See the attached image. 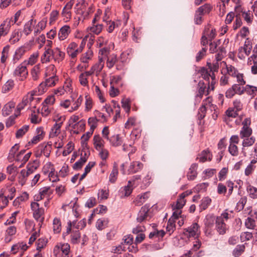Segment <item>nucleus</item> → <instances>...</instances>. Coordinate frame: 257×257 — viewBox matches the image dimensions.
I'll list each match as a JSON object with an SVG mask.
<instances>
[{
  "label": "nucleus",
  "instance_id": "1",
  "mask_svg": "<svg viewBox=\"0 0 257 257\" xmlns=\"http://www.w3.org/2000/svg\"><path fill=\"white\" fill-rule=\"evenodd\" d=\"M76 222L69 221L67 223L66 231L63 233V236L70 234V241L72 244H78L80 241L81 234L79 230L71 231V227L75 226Z\"/></svg>",
  "mask_w": 257,
  "mask_h": 257
},
{
  "label": "nucleus",
  "instance_id": "2",
  "mask_svg": "<svg viewBox=\"0 0 257 257\" xmlns=\"http://www.w3.org/2000/svg\"><path fill=\"white\" fill-rule=\"evenodd\" d=\"M220 64L223 65L221 70V74L224 73L233 78H236L238 82L241 81V74L235 67L230 64H227L225 61H222Z\"/></svg>",
  "mask_w": 257,
  "mask_h": 257
},
{
  "label": "nucleus",
  "instance_id": "3",
  "mask_svg": "<svg viewBox=\"0 0 257 257\" xmlns=\"http://www.w3.org/2000/svg\"><path fill=\"white\" fill-rule=\"evenodd\" d=\"M31 208L35 219L38 222L43 223L44 220V209L42 207H40V204L36 202L31 203Z\"/></svg>",
  "mask_w": 257,
  "mask_h": 257
},
{
  "label": "nucleus",
  "instance_id": "4",
  "mask_svg": "<svg viewBox=\"0 0 257 257\" xmlns=\"http://www.w3.org/2000/svg\"><path fill=\"white\" fill-rule=\"evenodd\" d=\"M240 9L241 8L240 6H236L235 8V13L230 12L226 16L225 19V23L226 24H230L233 20L234 17L235 16V24L233 25V29L234 30L237 29L241 26V19L239 14Z\"/></svg>",
  "mask_w": 257,
  "mask_h": 257
},
{
  "label": "nucleus",
  "instance_id": "5",
  "mask_svg": "<svg viewBox=\"0 0 257 257\" xmlns=\"http://www.w3.org/2000/svg\"><path fill=\"white\" fill-rule=\"evenodd\" d=\"M52 150V144L51 142L43 143L39 145L35 152V156L37 158L44 155L47 158L50 156Z\"/></svg>",
  "mask_w": 257,
  "mask_h": 257
},
{
  "label": "nucleus",
  "instance_id": "6",
  "mask_svg": "<svg viewBox=\"0 0 257 257\" xmlns=\"http://www.w3.org/2000/svg\"><path fill=\"white\" fill-rule=\"evenodd\" d=\"M13 74L19 80H25L28 75L27 66L22 62L16 68Z\"/></svg>",
  "mask_w": 257,
  "mask_h": 257
},
{
  "label": "nucleus",
  "instance_id": "7",
  "mask_svg": "<svg viewBox=\"0 0 257 257\" xmlns=\"http://www.w3.org/2000/svg\"><path fill=\"white\" fill-rule=\"evenodd\" d=\"M35 95V92L34 91L28 93L23 97L21 102L17 105V110L20 111L28 104H29L31 107H32L34 102V96Z\"/></svg>",
  "mask_w": 257,
  "mask_h": 257
},
{
  "label": "nucleus",
  "instance_id": "8",
  "mask_svg": "<svg viewBox=\"0 0 257 257\" xmlns=\"http://www.w3.org/2000/svg\"><path fill=\"white\" fill-rule=\"evenodd\" d=\"M64 120L65 118L63 116H60L57 119H54V121H55L56 122L50 132L49 136L50 138L56 137L60 134L61 128Z\"/></svg>",
  "mask_w": 257,
  "mask_h": 257
},
{
  "label": "nucleus",
  "instance_id": "9",
  "mask_svg": "<svg viewBox=\"0 0 257 257\" xmlns=\"http://www.w3.org/2000/svg\"><path fill=\"white\" fill-rule=\"evenodd\" d=\"M88 5V3L86 0H80L77 1L74 7L75 13L83 17L87 16L89 14V11L87 10Z\"/></svg>",
  "mask_w": 257,
  "mask_h": 257
},
{
  "label": "nucleus",
  "instance_id": "10",
  "mask_svg": "<svg viewBox=\"0 0 257 257\" xmlns=\"http://www.w3.org/2000/svg\"><path fill=\"white\" fill-rule=\"evenodd\" d=\"M44 82H42L39 86V91L42 90V91H46V87H53L59 81L58 76H47Z\"/></svg>",
  "mask_w": 257,
  "mask_h": 257
},
{
  "label": "nucleus",
  "instance_id": "11",
  "mask_svg": "<svg viewBox=\"0 0 257 257\" xmlns=\"http://www.w3.org/2000/svg\"><path fill=\"white\" fill-rule=\"evenodd\" d=\"M200 226L197 223H193L190 226L185 229V234L187 237H198L200 235Z\"/></svg>",
  "mask_w": 257,
  "mask_h": 257
},
{
  "label": "nucleus",
  "instance_id": "12",
  "mask_svg": "<svg viewBox=\"0 0 257 257\" xmlns=\"http://www.w3.org/2000/svg\"><path fill=\"white\" fill-rule=\"evenodd\" d=\"M74 4V0H70L68 2L65 6L63 8L61 12V15L64 18V19H66V21H68L71 19L72 16L71 9Z\"/></svg>",
  "mask_w": 257,
  "mask_h": 257
},
{
  "label": "nucleus",
  "instance_id": "13",
  "mask_svg": "<svg viewBox=\"0 0 257 257\" xmlns=\"http://www.w3.org/2000/svg\"><path fill=\"white\" fill-rule=\"evenodd\" d=\"M206 84L203 81H199L198 83L197 90L195 95V100L199 102L202 99L203 95L207 94Z\"/></svg>",
  "mask_w": 257,
  "mask_h": 257
},
{
  "label": "nucleus",
  "instance_id": "14",
  "mask_svg": "<svg viewBox=\"0 0 257 257\" xmlns=\"http://www.w3.org/2000/svg\"><path fill=\"white\" fill-rule=\"evenodd\" d=\"M233 107L229 108L225 112L228 117H235L238 115V112L241 110L239 101L235 100L233 102Z\"/></svg>",
  "mask_w": 257,
  "mask_h": 257
},
{
  "label": "nucleus",
  "instance_id": "15",
  "mask_svg": "<svg viewBox=\"0 0 257 257\" xmlns=\"http://www.w3.org/2000/svg\"><path fill=\"white\" fill-rule=\"evenodd\" d=\"M28 246L24 242H19L14 244L11 247V252L12 254H16L18 252L21 251L20 255L22 256L28 248Z\"/></svg>",
  "mask_w": 257,
  "mask_h": 257
},
{
  "label": "nucleus",
  "instance_id": "16",
  "mask_svg": "<svg viewBox=\"0 0 257 257\" xmlns=\"http://www.w3.org/2000/svg\"><path fill=\"white\" fill-rule=\"evenodd\" d=\"M67 53L71 59H75L79 54L78 49V44L74 42H71L68 46Z\"/></svg>",
  "mask_w": 257,
  "mask_h": 257
},
{
  "label": "nucleus",
  "instance_id": "17",
  "mask_svg": "<svg viewBox=\"0 0 257 257\" xmlns=\"http://www.w3.org/2000/svg\"><path fill=\"white\" fill-rule=\"evenodd\" d=\"M235 94L241 95V84H234L228 88L225 92V96L231 98Z\"/></svg>",
  "mask_w": 257,
  "mask_h": 257
},
{
  "label": "nucleus",
  "instance_id": "18",
  "mask_svg": "<svg viewBox=\"0 0 257 257\" xmlns=\"http://www.w3.org/2000/svg\"><path fill=\"white\" fill-rule=\"evenodd\" d=\"M104 65V60L102 57L99 56L98 61L93 65L88 70L92 75L96 73L98 75L102 70Z\"/></svg>",
  "mask_w": 257,
  "mask_h": 257
},
{
  "label": "nucleus",
  "instance_id": "19",
  "mask_svg": "<svg viewBox=\"0 0 257 257\" xmlns=\"http://www.w3.org/2000/svg\"><path fill=\"white\" fill-rule=\"evenodd\" d=\"M212 159V155L208 149L202 151L198 154L196 159L199 160L200 163H204L206 161H211Z\"/></svg>",
  "mask_w": 257,
  "mask_h": 257
},
{
  "label": "nucleus",
  "instance_id": "20",
  "mask_svg": "<svg viewBox=\"0 0 257 257\" xmlns=\"http://www.w3.org/2000/svg\"><path fill=\"white\" fill-rule=\"evenodd\" d=\"M150 206L149 204H145L142 207L137 218L138 222H142L147 218L148 216V212L150 210Z\"/></svg>",
  "mask_w": 257,
  "mask_h": 257
},
{
  "label": "nucleus",
  "instance_id": "21",
  "mask_svg": "<svg viewBox=\"0 0 257 257\" xmlns=\"http://www.w3.org/2000/svg\"><path fill=\"white\" fill-rule=\"evenodd\" d=\"M133 190L132 181H128L127 185L121 187L119 190V195L121 197H127L131 195Z\"/></svg>",
  "mask_w": 257,
  "mask_h": 257
},
{
  "label": "nucleus",
  "instance_id": "22",
  "mask_svg": "<svg viewBox=\"0 0 257 257\" xmlns=\"http://www.w3.org/2000/svg\"><path fill=\"white\" fill-rule=\"evenodd\" d=\"M71 33V28L68 25H64L60 28L58 32V36L60 41L65 40Z\"/></svg>",
  "mask_w": 257,
  "mask_h": 257
},
{
  "label": "nucleus",
  "instance_id": "23",
  "mask_svg": "<svg viewBox=\"0 0 257 257\" xmlns=\"http://www.w3.org/2000/svg\"><path fill=\"white\" fill-rule=\"evenodd\" d=\"M36 135L31 140V143L33 144H36L43 139L45 135V133L43 127H39L36 129Z\"/></svg>",
  "mask_w": 257,
  "mask_h": 257
},
{
  "label": "nucleus",
  "instance_id": "24",
  "mask_svg": "<svg viewBox=\"0 0 257 257\" xmlns=\"http://www.w3.org/2000/svg\"><path fill=\"white\" fill-rule=\"evenodd\" d=\"M107 141H109L110 146L114 147L121 146L123 142L122 138L119 134L111 135Z\"/></svg>",
  "mask_w": 257,
  "mask_h": 257
},
{
  "label": "nucleus",
  "instance_id": "25",
  "mask_svg": "<svg viewBox=\"0 0 257 257\" xmlns=\"http://www.w3.org/2000/svg\"><path fill=\"white\" fill-rule=\"evenodd\" d=\"M143 168V164L139 161H134L131 163L128 169V174H135L140 171Z\"/></svg>",
  "mask_w": 257,
  "mask_h": 257
},
{
  "label": "nucleus",
  "instance_id": "26",
  "mask_svg": "<svg viewBox=\"0 0 257 257\" xmlns=\"http://www.w3.org/2000/svg\"><path fill=\"white\" fill-rule=\"evenodd\" d=\"M216 228L220 234H223L226 232V225L222 218L216 217Z\"/></svg>",
  "mask_w": 257,
  "mask_h": 257
},
{
  "label": "nucleus",
  "instance_id": "27",
  "mask_svg": "<svg viewBox=\"0 0 257 257\" xmlns=\"http://www.w3.org/2000/svg\"><path fill=\"white\" fill-rule=\"evenodd\" d=\"M92 75L89 71H86L81 73L79 76V81L80 84L84 87H89L88 77Z\"/></svg>",
  "mask_w": 257,
  "mask_h": 257
},
{
  "label": "nucleus",
  "instance_id": "28",
  "mask_svg": "<svg viewBox=\"0 0 257 257\" xmlns=\"http://www.w3.org/2000/svg\"><path fill=\"white\" fill-rule=\"evenodd\" d=\"M203 35H205L209 41H211L215 37L216 32L215 29L209 25L205 28Z\"/></svg>",
  "mask_w": 257,
  "mask_h": 257
},
{
  "label": "nucleus",
  "instance_id": "29",
  "mask_svg": "<svg viewBox=\"0 0 257 257\" xmlns=\"http://www.w3.org/2000/svg\"><path fill=\"white\" fill-rule=\"evenodd\" d=\"M52 58L55 61L59 62L62 61L65 57V53L60 50L58 48L52 49Z\"/></svg>",
  "mask_w": 257,
  "mask_h": 257
},
{
  "label": "nucleus",
  "instance_id": "30",
  "mask_svg": "<svg viewBox=\"0 0 257 257\" xmlns=\"http://www.w3.org/2000/svg\"><path fill=\"white\" fill-rule=\"evenodd\" d=\"M198 168V164L196 163L192 164L187 174V177L189 180H194L197 176V169Z\"/></svg>",
  "mask_w": 257,
  "mask_h": 257
},
{
  "label": "nucleus",
  "instance_id": "31",
  "mask_svg": "<svg viewBox=\"0 0 257 257\" xmlns=\"http://www.w3.org/2000/svg\"><path fill=\"white\" fill-rule=\"evenodd\" d=\"M216 224V217L213 214H208L206 216L204 220V224L208 229H211L214 225V223Z\"/></svg>",
  "mask_w": 257,
  "mask_h": 257
},
{
  "label": "nucleus",
  "instance_id": "32",
  "mask_svg": "<svg viewBox=\"0 0 257 257\" xmlns=\"http://www.w3.org/2000/svg\"><path fill=\"white\" fill-rule=\"evenodd\" d=\"M93 142L94 148L96 150H100L101 148L104 147V141L99 135L94 136Z\"/></svg>",
  "mask_w": 257,
  "mask_h": 257
},
{
  "label": "nucleus",
  "instance_id": "33",
  "mask_svg": "<svg viewBox=\"0 0 257 257\" xmlns=\"http://www.w3.org/2000/svg\"><path fill=\"white\" fill-rule=\"evenodd\" d=\"M36 23V20L31 19L25 24L23 32L25 35L28 36L31 34Z\"/></svg>",
  "mask_w": 257,
  "mask_h": 257
},
{
  "label": "nucleus",
  "instance_id": "34",
  "mask_svg": "<svg viewBox=\"0 0 257 257\" xmlns=\"http://www.w3.org/2000/svg\"><path fill=\"white\" fill-rule=\"evenodd\" d=\"M255 141V138L251 135L243 134L242 136V145L245 147L252 146Z\"/></svg>",
  "mask_w": 257,
  "mask_h": 257
},
{
  "label": "nucleus",
  "instance_id": "35",
  "mask_svg": "<svg viewBox=\"0 0 257 257\" xmlns=\"http://www.w3.org/2000/svg\"><path fill=\"white\" fill-rule=\"evenodd\" d=\"M16 104L13 101H10L6 104L2 109V114L4 116L10 115L15 108Z\"/></svg>",
  "mask_w": 257,
  "mask_h": 257
},
{
  "label": "nucleus",
  "instance_id": "36",
  "mask_svg": "<svg viewBox=\"0 0 257 257\" xmlns=\"http://www.w3.org/2000/svg\"><path fill=\"white\" fill-rule=\"evenodd\" d=\"M250 119L249 118H245L242 123L243 127L242 128V136L243 134L251 135L252 134V129L249 127L250 125Z\"/></svg>",
  "mask_w": 257,
  "mask_h": 257
},
{
  "label": "nucleus",
  "instance_id": "37",
  "mask_svg": "<svg viewBox=\"0 0 257 257\" xmlns=\"http://www.w3.org/2000/svg\"><path fill=\"white\" fill-rule=\"evenodd\" d=\"M186 196H187V194L186 193H182L179 195L176 201V206L173 208L174 210L175 208L181 209L183 207L186 203V200L185 199V198Z\"/></svg>",
  "mask_w": 257,
  "mask_h": 257
},
{
  "label": "nucleus",
  "instance_id": "38",
  "mask_svg": "<svg viewBox=\"0 0 257 257\" xmlns=\"http://www.w3.org/2000/svg\"><path fill=\"white\" fill-rule=\"evenodd\" d=\"M31 175L26 169L21 171L18 177V181L20 184L23 186L26 183L28 176Z\"/></svg>",
  "mask_w": 257,
  "mask_h": 257
},
{
  "label": "nucleus",
  "instance_id": "39",
  "mask_svg": "<svg viewBox=\"0 0 257 257\" xmlns=\"http://www.w3.org/2000/svg\"><path fill=\"white\" fill-rule=\"evenodd\" d=\"M39 57V53L38 51L33 53L31 54L27 60L24 61L23 63L27 65H33L38 60Z\"/></svg>",
  "mask_w": 257,
  "mask_h": 257
},
{
  "label": "nucleus",
  "instance_id": "40",
  "mask_svg": "<svg viewBox=\"0 0 257 257\" xmlns=\"http://www.w3.org/2000/svg\"><path fill=\"white\" fill-rule=\"evenodd\" d=\"M257 91L256 87L246 85L245 87L242 88V94L246 93L253 97L255 94V92Z\"/></svg>",
  "mask_w": 257,
  "mask_h": 257
},
{
  "label": "nucleus",
  "instance_id": "41",
  "mask_svg": "<svg viewBox=\"0 0 257 257\" xmlns=\"http://www.w3.org/2000/svg\"><path fill=\"white\" fill-rule=\"evenodd\" d=\"M77 200H78V199L77 198H74V200L71 201L69 204L64 205L62 206V208H64L65 206H70V207H72V210L74 212V215L76 217H77L79 214V211L78 210V209L79 207V206L77 203Z\"/></svg>",
  "mask_w": 257,
  "mask_h": 257
},
{
  "label": "nucleus",
  "instance_id": "42",
  "mask_svg": "<svg viewBox=\"0 0 257 257\" xmlns=\"http://www.w3.org/2000/svg\"><path fill=\"white\" fill-rule=\"evenodd\" d=\"M41 73L40 66L39 64L33 67L31 71V75L34 81H36L39 78Z\"/></svg>",
  "mask_w": 257,
  "mask_h": 257
},
{
  "label": "nucleus",
  "instance_id": "43",
  "mask_svg": "<svg viewBox=\"0 0 257 257\" xmlns=\"http://www.w3.org/2000/svg\"><path fill=\"white\" fill-rule=\"evenodd\" d=\"M45 51L41 57V62L42 63H46L50 61L51 58H52V49L45 48Z\"/></svg>",
  "mask_w": 257,
  "mask_h": 257
},
{
  "label": "nucleus",
  "instance_id": "44",
  "mask_svg": "<svg viewBox=\"0 0 257 257\" xmlns=\"http://www.w3.org/2000/svg\"><path fill=\"white\" fill-rule=\"evenodd\" d=\"M6 193L4 192V190L2 189L0 191V210L3 209L9 204V200L5 195Z\"/></svg>",
  "mask_w": 257,
  "mask_h": 257
},
{
  "label": "nucleus",
  "instance_id": "45",
  "mask_svg": "<svg viewBox=\"0 0 257 257\" xmlns=\"http://www.w3.org/2000/svg\"><path fill=\"white\" fill-rule=\"evenodd\" d=\"M226 140L225 138L221 139L218 143V149L220 150V152L219 153L220 155L219 161H220L222 158L223 152L226 149Z\"/></svg>",
  "mask_w": 257,
  "mask_h": 257
},
{
  "label": "nucleus",
  "instance_id": "46",
  "mask_svg": "<svg viewBox=\"0 0 257 257\" xmlns=\"http://www.w3.org/2000/svg\"><path fill=\"white\" fill-rule=\"evenodd\" d=\"M39 166V162L37 160H35L33 162H29L27 166V170L30 174L36 171Z\"/></svg>",
  "mask_w": 257,
  "mask_h": 257
},
{
  "label": "nucleus",
  "instance_id": "47",
  "mask_svg": "<svg viewBox=\"0 0 257 257\" xmlns=\"http://www.w3.org/2000/svg\"><path fill=\"white\" fill-rule=\"evenodd\" d=\"M118 58L116 55L112 54L109 55L107 59L106 66L110 69L112 68L117 62Z\"/></svg>",
  "mask_w": 257,
  "mask_h": 257
},
{
  "label": "nucleus",
  "instance_id": "48",
  "mask_svg": "<svg viewBox=\"0 0 257 257\" xmlns=\"http://www.w3.org/2000/svg\"><path fill=\"white\" fill-rule=\"evenodd\" d=\"M175 221L172 218H169L168 221L166 231L169 235H171L176 229Z\"/></svg>",
  "mask_w": 257,
  "mask_h": 257
},
{
  "label": "nucleus",
  "instance_id": "49",
  "mask_svg": "<svg viewBox=\"0 0 257 257\" xmlns=\"http://www.w3.org/2000/svg\"><path fill=\"white\" fill-rule=\"evenodd\" d=\"M106 25L108 26L106 29L107 31L111 33H112L114 30L118 27L119 25H120V22L119 21H108L107 23H105Z\"/></svg>",
  "mask_w": 257,
  "mask_h": 257
},
{
  "label": "nucleus",
  "instance_id": "50",
  "mask_svg": "<svg viewBox=\"0 0 257 257\" xmlns=\"http://www.w3.org/2000/svg\"><path fill=\"white\" fill-rule=\"evenodd\" d=\"M60 248L64 255H69L70 247L68 243H64L61 245L60 247L59 246H56L54 249V252L58 251Z\"/></svg>",
  "mask_w": 257,
  "mask_h": 257
},
{
  "label": "nucleus",
  "instance_id": "51",
  "mask_svg": "<svg viewBox=\"0 0 257 257\" xmlns=\"http://www.w3.org/2000/svg\"><path fill=\"white\" fill-rule=\"evenodd\" d=\"M53 229L55 233H59L61 231V222L60 218L55 217L53 221Z\"/></svg>",
  "mask_w": 257,
  "mask_h": 257
},
{
  "label": "nucleus",
  "instance_id": "52",
  "mask_svg": "<svg viewBox=\"0 0 257 257\" xmlns=\"http://www.w3.org/2000/svg\"><path fill=\"white\" fill-rule=\"evenodd\" d=\"M109 189L108 188H105V187L98 191V199L100 200H106L109 197Z\"/></svg>",
  "mask_w": 257,
  "mask_h": 257
},
{
  "label": "nucleus",
  "instance_id": "53",
  "mask_svg": "<svg viewBox=\"0 0 257 257\" xmlns=\"http://www.w3.org/2000/svg\"><path fill=\"white\" fill-rule=\"evenodd\" d=\"M14 81L12 79L8 80L3 85L2 88V92L3 93H7L11 90L14 87Z\"/></svg>",
  "mask_w": 257,
  "mask_h": 257
},
{
  "label": "nucleus",
  "instance_id": "54",
  "mask_svg": "<svg viewBox=\"0 0 257 257\" xmlns=\"http://www.w3.org/2000/svg\"><path fill=\"white\" fill-rule=\"evenodd\" d=\"M50 187H44L40 189L39 191V194L43 198H49L52 192L50 191Z\"/></svg>",
  "mask_w": 257,
  "mask_h": 257
},
{
  "label": "nucleus",
  "instance_id": "55",
  "mask_svg": "<svg viewBox=\"0 0 257 257\" xmlns=\"http://www.w3.org/2000/svg\"><path fill=\"white\" fill-rule=\"evenodd\" d=\"M16 188L14 187H10L7 188L5 190H4V192L6 193L5 195L8 200H12L14 198L16 194Z\"/></svg>",
  "mask_w": 257,
  "mask_h": 257
},
{
  "label": "nucleus",
  "instance_id": "56",
  "mask_svg": "<svg viewBox=\"0 0 257 257\" xmlns=\"http://www.w3.org/2000/svg\"><path fill=\"white\" fill-rule=\"evenodd\" d=\"M92 56L93 52L92 50H88L82 55L80 60L83 63H88L89 60L91 59Z\"/></svg>",
  "mask_w": 257,
  "mask_h": 257
},
{
  "label": "nucleus",
  "instance_id": "57",
  "mask_svg": "<svg viewBox=\"0 0 257 257\" xmlns=\"http://www.w3.org/2000/svg\"><path fill=\"white\" fill-rule=\"evenodd\" d=\"M126 251V247L124 245L123 242H121L117 246H112L111 251L114 253L121 254L122 252Z\"/></svg>",
  "mask_w": 257,
  "mask_h": 257
},
{
  "label": "nucleus",
  "instance_id": "58",
  "mask_svg": "<svg viewBox=\"0 0 257 257\" xmlns=\"http://www.w3.org/2000/svg\"><path fill=\"white\" fill-rule=\"evenodd\" d=\"M212 9V6L209 4H205L197 9L198 12H200L203 15L209 14Z\"/></svg>",
  "mask_w": 257,
  "mask_h": 257
},
{
  "label": "nucleus",
  "instance_id": "59",
  "mask_svg": "<svg viewBox=\"0 0 257 257\" xmlns=\"http://www.w3.org/2000/svg\"><path fill=\"white\" fill-rule=\"evenodd\" d=\"M57 70L54 65L50 64L47 66L46 68L45 76H57L56 75Z\"/></svg>",
  "mask_w": 257,
  "mask_h": 257
},
{
  "label": "nucleus",
  "instance_id": "60",
  "mask_svg": "<svg viewBox=\"0 0 257 257\" xmlns=\"http://www.w3.org/2000/svg\"><path fill=\"white\" fill-rule=\"evenodd\" d=\"M118 169L116 166H114L109 177V181L111 183H114L117 180L118 176Z\"/></svg>",
  "mask_w": 257,
  "mask_h": 257
},
{
  "label": "nucleus",
  "instance_id": "61",
  "mask_svg": "<svg viewBox=\"0 0 257 257\" xmlns=\"http://www.w3.org/2000/svg\"><path fill=\"white\" fill-rule=\"evenodd\" d=\"M211 202V199L208 197L203 198L201 201V203L199 205L200 209L202 210H204L206 209L210 205Z\"/></svg>",
  "mask_w": 257,
  "mask_h": 257
},
{
  "label": "nucleus",
  "instance_id": "62",
  "mask_svg": "<svg viewBox=\"0 0 257 257\" xmlns=\"http://www.w3.org/2000/svg\"><path fill=\"white\" fill-rule=\"evenodd\" d=\"M132 54V49H128L120 54L119 58L121 59V62L126 63L128 59H130Z\"/></svg>",
  "mask_w": 257,
  "mask_h": 257
},
{
  "label": "nucleus",
  "instance_id": "63",
  "mask_svg": "<svg viewBox=\"0 0 257 257\" xmlns=\"http://www.w3.org/2000/svg\"><path fill=\"white\" fill-rule=\"evenodd\" d=\"M103 25L102 24H93V25L89 28V31L95 35L99 34L102 31Z\"/></svg>",
  "mask_w": 257,
  "mask_h": 257
},
{
  "label": "nucleus",
  "instance_id": "64",
  "mask_svg": "<svg viewBox=\"0 0 257 257\" xmlns=\"http://www.w3.org/2000/svg\"><path fill=\"white\" fill-rule=\"evenodd\" d=\"M20 36L19 35V31L15 30L12 33L10 38L9 39V42L11 44H14L16 42H18L20 40Z\"/></svg>",
  "mask_w": 257,
  "mask_h": 257
}]
</instances>
